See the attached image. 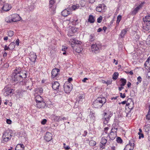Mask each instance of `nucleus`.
I'll use <instances>...</instances> for the list:
<instances>
[{
  "label": "nucleus",
  "instance_id": "obj_36",
  "mask_svg": "<svg viewBox=\"0 0 150 150\" xmlns=\"http://www.w3.org/2000/svg\"><path fill=\"white\" fill-rule=\"evenodd\" d=\"M118 73L117 72H115L112 76V79L114 80H116L118 78Z\"/></svg>",
  "mask_w": 150,
  "mask_h": 150
},
{
  "label": "nucleus",
  "instance_id": "obj_42",
  "mask_svg": "<svg viewBox=\"0 0 150 150\" xmlns=\"http://www.w3.org/2000/svg\"><path fill=\"white\" fill-rule=\"evenodd\" d=\"M140 38L139 36L136 34L134 35V37L133 38L134 40L136 41H138Z\"/></svg>",
  "mask_w": 150,
  "mask_h": 150
},
{
  "label": "nucleus",
  "instance_id": "obj_25",
  "mask_svg": "<svg viewBox=\"0 0 150 150\" xmlns=\"http://www.w3.org/2000/svg\"><path fill=\"white\" fill-rule=\"evenodd\" d=\"M52 120H54L55 121L59 122L60 121H62V119L60 118V117L57 116L53 115L51 117Z\"/></svg>",
  "mask_w": 150,
  "mask_h": 150
},
{
  "label": "nucleus",
  "instance_id": "obj_57",
  "mask_svg": "<svg viewBox=\"0 0 150 150\" xmlns=\"http://www.w3.org/2000/svg\"><path fill=\"white\" fill-rule=\"evenodd\" d=\"M146 42L148 44L150 45V35L148 37Z\"/></svg>",
  "mask_w": 150,
  "mask_h": 150
},
{
  "label": "nucleus",
  "instance_id": "obj_59",
  "mask_svg": "<svg viewBox=\"0 0 150 150\" xmlns=\"http://www.w3.org/2000/svg\"><path fill=\"white\" fill-rule=\"evenodd\" d=\"M47 122V120L46 119H44L41 122V124L42 125L45 124Z\"/></svg>",
  "mask_w": 150,
  "mask_h": 150
},
{
  "label": "nucleus",
  "instance_id": "obj_26",
  "mask_svg": "<svg viewBox=\"0 0 150 150\" xmlns=\"http://www.w3.org/2000/svg\"><path fill=\"white\" fill-rule=\"evenodd\" d=\"M50 4H49V8H51L53 11L55 10V6L53 5L54 3L55 2V1H53L52 0H50L49 1Z\"/></svg>",
  "mask_w": 150,
  "mask_h": 150
},
{
  "label": "nucleus",
  "instance_id": "obj_31",
  "mask_svg": "<svg viewBox=\"0 0 150 150\" xmlns=\"http://www.w3.org/2000/svg\"><path fill=\"white\" fill-rule=\"evenodd\" d=\"M88 21L91 23H93L95 21L94 17L92 15L89 16Z\"/></svg>",
  "mask_w": 150,
  "mask_h": 150
},
{
  "label": "nucleus",
  "instance_id": "obj_62",
  "mask_svg": "<svg viewBox=\"0 0 150 150\" xmlns=\"http://www.w3.org/2000/svg\"><path fill=\"white\" fill-rule=\"evenodd\" d=\"M150 60V57H149L146 60V61L145 62V64H146V63H148L149 64V61Z\"/></svg>",
  "mask_w": 150,
  "mask_h": 150
},
{
  "label": "nucleus",
  "instance_id": "obj_22",
  "mask_svg": "<svg viewBox=\"0 0 150 150\" xmlns=\"http://www.w3.org/2000/svg\"><path fill=\"white\" fill-rule=\"evenodd\" d=\"M14 72L13 73H23V74L27 75L25 71L21 70V69L19 68H16L15 69Z\"/></svg>",
  "mask_w": 150,
  "mask_h": 150
},
{
  "label": "nucleus",
  "instance_id": "obj_64",
  "mask_svg": "<svg viewBox=\"0 0 150 150\" xmlns=\"http://www.w3.org/2000/svg\"><path fill=\"white\" fill-rule=\"evenodd\" d=\"M109 129V128L108 127H105V128H104V130H105V132L107 134L108 132H107V131Z\"/></svg>",
  "mask_w": 150,
  "mask_h": 150
},
{
  "label": "nucleus",
  "instance_id": "obj_60",
  "mask_svg": "<svg viewBox=\"0 0 150 150\" xmlns=\"http://www.w3.org/2000/svg\"><path fill=\"white\" fill-rule=\"evenodd\" d=\"M6 122L7 124H10L11 123V121L10 120L7 119L6 120Z\"/></svg>",
  "mask_w": 150,
  "mask_h": 150
},
{
  "label": "nucleus",
  "instance_id": "obj_6",
  "mask_svg": "<svg viewBox=\"0 0 150 150\" xmlns=\"http://www.w3.org/2000/svg\"><path fill=\"white\" fill-rule=\"evenodd\" d=\"M4 95L6 96H11L13 94L14 91L10 88L5 87L3 89Z\"/></svg>",
  "mask_w": 150,
  "mask_h": 150
},
{
  "label": "nucleus",
  "instance_id": "obj_10",
  "mask_svg": "<svg viewBox=\"0 0 150 150\" xmlns=\"http://www.w3.org/2000/svg\"><path fill=\"white\" fill-rule=\"evenodd\" d=\"M143 29L145 33L146 32L150 31V22L144 23H143Z\"/></svg>",
  "mask_w": 150,
  "mask_h": 150
},
{
  "label": "nucleus",
  "instance_id": "obj_12",
  "mask_svg": "<svg viewBox=\"0 0 150 150\" xmlns=\"http://www.w3.org/2000/svg\"><path fill=\"white\" fill-rule=\"evenodd\" d=\"M12 17V20L13 22H15L19 21L21 19V18L20 16L16 14H14L11 15Z\"/></svg>",
  "mask_w": 150,
  "mask_h": 150
},
{
  "label": "nucleus",
  "instance_id": "obj_33",
  "mask_svg": "<svg viewBox=\"0 0 150 150\" xmlns=\"http://www.w3.org/2000/svg\"><path fill=\"white\" fill-rule=\"evenodd\" d=\"M120 81L121 83L120 84V86H124L126 83L127 81L126 80L123 78H121Z\"/></svg>",
  "mask_w": 150,
  "mask_h": 150
},
{
  "label": "nucleus",
  "instance_id": "obj_40",
  "mask_svg": "<svg viewBox=\"0 0 150 150\" xmlns=\"http://www.w3.org/2000/svg\"><path fill=\"white\" fill-rule=\"evenodd\" d=\"M96 144V142L95 141L93 140H91L89 143V144L90 146H94Z\"/></svg>",
  "mask_w": 150,
  "mask_h": 150
},
{
  "label": "nucleus",
  "instance_id": "obj_21",
  "mask_svg": "<svg viewBox=\"0 0 150 150\" xmlns=\"http://www.w3.org/2000/svg\"><path fill=\"white\" fill-rule=\"evenodd\" d=\"M108 115H109L108 117H106V115H105L104 117V118L103 119L104 123L105 125L107 124L108 123L110 118L112 116V115L111 114Z\"/></svg>",
  "mask_w": 150,
  "mask_h": 150
},
{
  "label": "nucleus",
  "instance_id": "obj_19",
  "mask_svg": "<svg viewBox=\"0 0 150 150\" xmlns=\"http://www.w3.org/2000/svg\"><path fill=\"white\" fill-rule=\"evenodd\" d=\"M45 103L44 101H42L37 103L36 106L39 108H45Z\"/></svg>",
  "mask_w": 150,
  "mask_h": 150
},
{
  "label": "nucleus",
  "instance_id": "obj_20",
  "mask_svg": "<svg viewBox=\"0 0 150 150\" xmlns=\"http://www.w3.org/2000/svg\"><path fill=\"white\" fill-rule=\"evenodd\" d=\"M134 107V104H131L129 103H127L126 104V105L125 107L126 109H129V112H130L131 111L132 109Z\"/></svg>",
  "mask_w": 150,
  "mask_h": 150
},
{
  "label": "nucleus",
  "instance_id": "obj_38",
  "mask_svg": "<svg viewBox=\"0 0 150 150\" xmlns=\"http://www.w3.org/2000/svg\"><path fill=\"white\" fill-rule=\"evenodd\" d=\"M144 129L146 132H148L149 131L150 129V125L148 124L144 127Z\"/></svg>",
  "mask_w": 150,
  "mask_h": 150
},
{
  "label": "nucleus",
  "instance_id": "obj_9",
  "mask_svg": "<svg viewBox=\"0 0 150 150\" xmlns=\"http://www.w3.org/2000/svg\"><path fill=\"white\" fill-rule=\"evenodd\" d=\"M101 47L99 45L96 44H93L91 46L92 51L95 53L99 52Z\"/></svg>",
  "mask_w": 150,
  "mask_h": 150
},
{
  "label": "nucleus",
  "instance_id": "obj_8",
  "mask_svg": "<svg viewBox=\"0 0 150 150\" xmlns=\"http://www.w3.org/2000/svg\"><path fill=\"white\" fill-rule=\"evenodd\" d=\"M114 129H115L114 131L115 132L112 131V130L113 129V128H112L111 129V132L108 135V136L110 138V141L114 140L116 137V134L115 132H117V128H114Z\"/></svg>",
  "mask_w": 150,
  "mask_h": 150
},
{
  "label": "nucleus",
  "instance_id": "obj_13",
  "mask_svg": "<svg viewBox=\"0 0 150 150\" xmlns=\"http://www.w3.org/2000/svg\"><path fill=\"white\" fill-rule=\"evenodd\" d=\"M83 49L81 45L78 44H75L74 47V50L76 52L79 53L82 51Z\"/></svg>",
  "mask_w": 150,
  "mask_h": 150
},
{
  "label": "nucleus",
  "instance_id": "obj_45",
  "mask_svg": "<svg viewBox=\"0 0 150 150\" xmlns=\"http://www.w3.org/2000/svg\"><path fill=\"white\" fill-rule=\"evenodd\" d=\"M122 18V16L121 15H119L118 16L117 18V24H119V23L120 22V20Z\"/></svg>",
  "mask_w": 150,
  "mask_h": 150
},
{
  "label": "nucleus",
  "instance_id": "obj_48",
  "mask_svg": "<svg viewBox=\"0 0 150 150\" xmlns=\"http://www.w3.org/2000/svg\"><path fill=\"white\" fill-rule=\"evenodd\" d=\"M130 102V103L131 104H134V102L132 100V98H129L128 99L127 101V103Z\"/></svg>",
  "mask_w": 150,
  "mask_h": 150
},
{
  "label": "nucleus",
  "instance_id": "obj_34",
  "mask_svg": "<svg viewBox=\"0 0 150 150\" xmlns=\"http://www.w3.org/2000/svg\"><path fill=\"white\" fill-rule=\"evenodd\" d=\"M146 119L149 120H150V105H149V110L148 113L146 116Z\"/></svg>",
  "mask_w": 150,
  "mask_h": 150
},
{
  "label": "nucleus",
  "instance_id": "obj_46",
  "mask_svg": "<svg viewBox=\"0 0 150 150\" xmlns=\"http://www.w3.org/2000/svg\"><path fill=\"white\" fill-rule=\"evenodd\" d=\"M8 35L9 37H12L14 35V33L13 31L11 30L9 31L8 32Z\"/></svg>",
  "mask_w": 150,
  "mask_h": 150
},
{
  "label": "nucleus",
  "instance_id": "obj_32",
  "mask_svg": "<svg viewBox=\"0 0 150 150\" xmlns=\"http://www.w3.org/2000/svg\"><path fill=\"white\" fill-rule=\"evenodd\" d=\"M12 17L11 15H10L8 17H6L5 18V21L7 23H11L13 21L12 20Z\"/></svg>",
  "mask_w": 150,
  "mask_h": 150
},
{
  "label": "nucleus",
  "instance_id": "obj_18",
  "mask_svg": "<svg viewBox=\"0 0 150 150\" xmlns=\"http://www.w3.org/2000/svg\"><path fill=\"white\" fill-rule=\"evenodd\" d=\"M11 8V6L8 4H4L2 8L3 10L7 11L9 10Z\"/></svg>",
  "mask_w": 150,
  "mask_h": 150
},
{
  "label": "nucleus",
  "instance_id": "obj_51",
  "mask_svg": "<svg viewBox=\"0 0 150 150\" xmlns=\"http://www.w3.org/2000/svg\"><path fill=\"white\" fill-rule=\"evenodd\" d=\"M24 146L23 144H18L17 146V148L21 147L22 149H23Z\"/></svg>",
  "mask_w": 150,
  "mask_h": 150
},
{
  "label": "nucleus",
  "instance_id": "obj_7",
  "mask_svg": "<svg viewBox=\"0 0 150 150\" xmlns=\"http://www.w3.org/2000/svg\"><path fill=\"white\" fill-rule=\"evenodd\" d=\"M95 114L92 111H91L89 115V118L86 119V121L90 123L94 122L95 120Z\"/></svg>",
  "mask_w": 150,
  "mask_h": 150
},
{
  "label": "nucleus",
  "instance_id": "obj_56",
  "mask_svg": "<svg viewBox=\"0 0 150 150\" xmlns=\"http://www.w3.org/2000/svg\"><path fill=\"white\" fill-rule=\"evenodd\" d=\"M120 96L122 98H124L125 97V93L123 94L122 93H120Z\"/></svg>",
  "mask_w": 150,
  "mask_h": 150
},
{
  "label": "nucleus",
  "instance_id": "obj_4",
  "mask_svg": "<svg viewBox=\"0 0 150 150\" xmlns=\"http://www.w3.org/2000/svg\"><path fill=\"white\" fill-rule=\"evenodd\" d=\"M84 96L83 95H78L76 98V101L75 103V106L77 107L80 105L84 100Z\"/></svg>",
  "mask_w": 150,
  "mask_h": 150
},
{
  "label": "nucleus",
  "instance_id": "obj_2",
  "mask_svg": "<svg viewBox=\"0 0 150 150\" xmlns=\"http://www.w3.org/2000/svg\"><path fill=\"white\" fill-rule=\"evenodd\" d=\"M106 101V99L104 97H98L93 102V106L96 108H101Z\"/></svg>",
  "mask_w": 150,
  "mask_h": 150
},
{
  "label": "nucleus",
  "instance_id": "obj_37",
  "mask_svg": "<svg viewBox=\"0 0 150 150\" xmlns=\"http://www.w3.org/2000/svg\"><path fill=\"white\" fill-rule=\"evenodd\" d=\"M80 6L79 4H76V5H73L71 6V8L73 10H75L79 8Z\"/></svg>",
  "mask_w": 150,
  "mask_h": 150
},
{
  "label": "nucleus",
  "instance_id": "obj_43",
  "mask_svg": "<svg viewBox=\"0 0 150 150\" xmlns=\"http://www.w3.org/2000/svg\"><path fill=\"white\" fill-rule=\"evenodd\" d=\"M9 46L11 49L12 50L15 47V44L14 42H12L9 45Z\"/></svg>",
  "mask_w": 150,
  "mask_h": 150
},
{
  "label": "nucleus",
  "instance_id": "obj_55",
  "mask_svg": "<svg viewBox=\"0 0 150 150\" xmlns=\"http://www.w3.org/2000/svg\"><path fill=\"white\" fill-rule=\"evenodd\" d=\"M138 134L139 135V139H140L141 137L143 138L144 137V136L143 134L140 133V132H139Z\"/></svg>",
  "mask_w": 150,
  "mask_h": 150
},
{
  "label": "nucleus",
  "instance_id": "obj_30",
  "mask_svg": "<svg viewBox=\"0 0 150 150\" xmlns=\"http://www.w3.org/2000/svg\"><path fill=\"white\" fill-rule=\"evenodd\" d=\"M103 5L102 4H99L96 8V11H97L99 12H101L103 10Z\"/></svg>",
  "mask_w": 150,
  "mask_h": 150
},
{
  "label": "nucleus",
  "instance_id": "obj_53",
  "mask_svg": "<svg viewBox=\"0 0 150 150\" xmlns=\"http://www.w3.org/2000/svg\"><path fill=\"white\" fill-rule=\"evenodd\" d=\"M129 144L131 146H134V142L132 140L129 141Z\"/></svg>",
  "mask_w": 150,
  "mask_h": 150
},
{
  "label": "nucleus",
  "instance_id": "obj_14",
  "mask_svg": "<svg viewBox=\"0 0 150 150\" xmlns=\"http://www.w3.org/2000/svg\"><path fill=\"white\" fill-rule=\"evenodd\" d=\"M142 6V5L140 4L137 6V7L133 10L131 12V14L133 15H136L138 12L140 8Z\"/></svg>",
  "mask_w": 150,
  "mask_h": 150
},
{
  "label": "nucleus",
  "instance_id": "obj_3",
  "mask_svg": "<svg viewBox=\"0 0 150 150\" xmlns=\"http://www.w3.org/2000/svg\"><path fill=\"white\" fill-rule=\"evenodd\" d=\"M12 133L10 130H6L3 133L2 142L5 143L10 140L12 136Z\"/></svg>",
  "mask_w": 150,
  "mask_h": 150
},
{
  "label": "nucleus",
  "instance_id": "obj_16",
  "mask_svg": "<svg viewBox=\"0 0 150 150\" xmlns=\"http://www.w3.org/2000/svg\"><path fill=\"white\" fill-rule=\"evenodd\" d=\"M71 13V11L70 10H69V9H66L63 11L61 12V14L62 16L64 17H66L69 15Z\"/></svg>",
  "mask_w": 150,
  "mask_h": 150
},
{
  "label": "nucleus",
  "instance_id": "obj_52",
  "mask_svg": "<svg viewBox=\"0 0 150 150\" xmlns=\"http://www.w3.org/2000/svg\"><path fill=\"white\" fill-rule=\"evenodd\" d=\"M64 147V148L66 150H68L70 149V147L68 146H66V144L65 143L63 144Z\"/></svg>",
  "mask_w": 150,
  "mask_h": 150
},
{
  "label": "nucleus",
  "instance_id": "obj_24",
  "mask_svg": "<svg viewBox=\"0 0 150 150\" xmlns=\"http://www.w3.org/2000/svg\"><path fill=\"white\" fill-rule=\"evenodd\" d=\"M127 29H124L122 30L120 35V37L121 38H123L125 35L126 34L127 32Z\"/></svg>",
  "mask_w": 150,
  "mask_h": 150
},
{
  "label": "nucleus",
  "instance_id": "obj_50",
  "mask_svg": "<svg viewBox=\"0 0 150 150\" xmlns=\"http://www.w3.org/2000/svg\"><path fill=\"white\" fill-rule=\"evenodd\" d=\"M103 19V17L102 16H100L99 17L97 20V22L98 23H100L102 21Z\"/></svg>",
  "mask_w": 150,
  "mask_h": 150
},
{
  "label": "nucleus",
  "instance_id": "obj_35",
  "mask_svg": "<svg viewBox=\"0 0 150 150\" xmlns=\"http://www.w3.org/2000/svg\"><path fill=\"white\" fill-rule=\"evenodd\" d=\"M95 40V35L94 34H91L89 36V41L91 42L94 41Z\"/></svg>",
  "mask_w": 150,
  "mask_h": 150
},
{
  "label": "nucleus",
  "instance_id": "obj_23",
  "mask_svg": "<svg viewBox=\"0 0 150 150\" xmlns=\"http://www.w3.org/2000/svg\"><path fill=\"white\" fill-rule=\"evenodd\" d=\"M79 23V21L77 17L76 16H74L72 21V24L76 25L78 24Z\"/></svg>",
  "mask_w": 150,
  "mask_h": 150
},
{
  "label": "nucleus",
  "instance_id": "obj_39",
  "mask_svg": "<svg viewBox=\"0 0 150 150\" xmlns=\"http://www.w3.org/2000/svg\"><path fill=\"white\" fill-rule=\"evenodd\" d=\"M107 142V140L104 138H102L100 143L103 145H105Z\"/></svg>",
  "mask_w": 150,
  "mask_h": 150
},
{
  "label": "nucleus",
  "instance_id": "obj_58",
  "mask_svg": "<svg viewBox=\"0 0 150 150\" xmlns=\"http://www.w3.org/2000/svg\"><path fill=\"white\" fill-rule=\"evenodd\" d=\"M137 81L140 83L142 81V78L141 76H139L137 77Z\"/></svg>",
  "mask_w": 150,
  "mask_h": 150
},
{
  "label": "nucleus",
  "instance_id": "obj_63",
  "mask_svg": "<svg viewBox=\"0 0 150 150\" xmlns=\"http://www.w3.org/2000/svg\"><path fill=\"white\" fill-rule=\"evenodd\" d=\"M19 40L18 39L16 40V44L17 46L19 45Z\"/></svg>",
  "mask_w": 150,
  "mask_h": 150
},
{
  "label": "nucleus",
  "instance_id": "obj_49",
  "mask_svg": "<svg viewBox=\"0 0 150 150\" xmlns=\"http://www.w3.org/2000/svg\"><path fill=\"white\" fill-rule=\"evenodd\" d=\"M117 141L118 143H121L122 142V140L120 137H117Z\"/></svg>",
  "mask_w": 150,
  "mask_h": 150
},
{
  "label": "nucleus",
  "instance_id": "obj_27",
  "mask_svg": "<svg viewBox=\"0 0 150 150\" xmlns=\"http://www.w3.org/2000/svg\"><path fill=\"white\" fill-rule=\"evenodd\" d=\"M37 58L36 55L35 53H33L31 54L30 58V60L33 62H35Z\"/></svg>",
  "mask_w": 150,
  "mask_h": 150
},
{
  "label": "nucleus",
  "instance_id": "obj_61",
  "mask_svg": "<svg viewBox=\"0 0 150 150\" xmlns=\"http://www.w3.org/2000/svg\"><path fill=\"white\" fill-rule=\"evenodd\" d=\"M9 49L10 50L11 49L9 47H9H8L6 45L4 48V50H8Z\"/></svg>",
  "mask_w": 150,
  "mask_h": 150
},
{
  "label": "nucleus",
  "instance_id": "obj_17",
  "mask_svg": "<svg viewBox=\"0 0 150 150\" xmlns=\"http://www.w3.org/2000/svg\"><path fill=\"white\" fill-rule=\"evenodd\" d=\"M52 88L54 90H57L59 87V84L57 81H55L52 84Z\"/></svg>",
  "mask_w": 150,
  "mask_h": 150
},
{
  "label": "nucleus",
  "instance_id": "obj_28",
  "mask_svg": "<svg viewBox=\"0 0 150 150\" xmlns=\"http://www.w3.org/2000/svg\"><path fill=\"white\" fill-rule=\"evenodd\" d=\"M35 100L36 103L43 101L42 98L40 95H38L36 96L35 98Z\"/></svg>",
  "mask_w": 150,
  "mask_h": 150
},
{
  "label": "nucleus",
  "instance_id": "obj_29",
  "mask_svg": "<svg viewBox=\"0 0 150 150\" xmlns=\"http://www.w3.org/2000/svg\"><path fill=\"white\" fill-rule=\"evenodd\" d=\"M144 23L150 22V16H147L143 18Z\"/></svg>",
  "mask_w": 150,
  "mask_h": 150
},
{
  "label": "nucleus",
  "instance_id": "obj_11",
  "mask_svg": "<svg viewBox=\"0 0 150 150\" xmlns=\"http://www.w3.org/2000/svg\"><path fill=\"white\" fill-rule=\"evenodd\" d=\"M60 70L57 69H54L52 71V78H54L57 77L59 74Z\"/></svg>",
  "mask_w": 150,
  "mask_h": 150
},
{
  "label": "nucleus",
  "instance_id": "obj_44",
  "mask_svg": "<svg viewBox=\"0 0 150 150\" xmlns=\"http://www.w3.org/2000/svg\"><path fill=\"white\" fill-rule=\"evenodd\" d=\"M74 41V43L75 44H78L79 45L81 44L82 42L80 41L77 40L76 39H74L73 40Z\"/></svg>",
  "mask_w": 150,
  "mask_h": 150
},
{
  "label": "nucleus",
  "instance_id": "obj_1",
  "mask_svg": "<svg viewBox=\"0 0 150 150\" xmlns=\"http://www.w3.org/2000/svg\"><path fill=\"white\" fill-rule=\"evenodd\" d=\"M11 77L13 81L17 83L19 82L20 84L22 85L25 84V82H23V78L27 77V75L23 74V73H13Z\"/></svg>",
  "mask_w": 150,
  "mask_h": 150
},
{
  "label": "nucleus",
  "instance_id": "obj_47",
  "mask_svg": "<svg viewBox=\"0 0 150 150\" xmlns=\"http://www.w3.org/2000/svg\"><path fill=\"white\" fill-rule=\"evenodd\" d=\"M86 4L85 2L84 1L82 0L80 2V4L81 6V7H84Z\"/></svg>",
  "mask_w": 150,
  "mask_h": 150
},
{
  "label": "nucleus",
  "instance_id": "obj_54",
  "mask_svg": "<svg viewBox=\"0 0 150 150\" xmlns=\"http://www.w3.org/2000/svg\"><path fill=\"white\" fill-rule=\"evenodd\" d=\"M111 114L112 115V114L111 113H110V112H108L107 113L105 112L104 113V117L105 116V115H106V116L107 117H108V115H110Z\"/></svg>",
  "mask_w": 150,
  "mask_h": 150
},
{
  "label": "nucleus",
  "instance_id": "obj_15",
  "mask_svg": "<svg viewBox=\"0 0 150 150\" xmlns=\"http://www.w3.org/2000/svg\"><path fill=\"white\" fill-rule=\"evenodd\" d=\"M52 134L49 132H47L45 135V139L47 142H49L52 139Z\"/></svg>",
  "mask_w": 150,
  "mask_h": 150
},
{
  "label": "nucleus",
  "instance_id": "obj_5",
  "mask_svg": "<svg viewBox=\"0 0 150 150\" xmlns=\"http://www.w3.org/2000/svg\"><path fill=\"white\" fill-rule=\"evenodd\" d=\"M72 88V85L70 82H66L64 85V90L66 93H69Z\"/></svg>",
  "mask_w": 150,
  "mask_h": 150
},
{
  "label": "nucleus",
  "instance_id": "obj_41",
  "mask_svg": "<svg viewBox=\"0 0 150 150\" xmlns=\"http://www.w3.org/2000/svg\"><path fill=\"white\" fill-rule=\"evenodd\" d=\"M102 82L103 83H106L108 85L111 84L112 82V80H108L107 81H106L104 80L102 81Z\"/></svg>",
  "mask_w": 150,
  "mask_h": 150
}]
</instances>
